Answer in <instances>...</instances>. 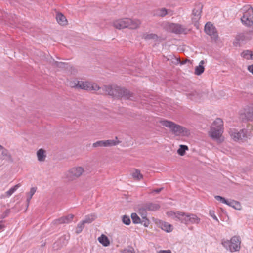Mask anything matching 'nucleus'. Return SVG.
<instances>
[{
    "label": "nucleus",
    "mask_w": 253,
    "mask_h": 253,
    "mask_svg": "<svg viewBox=\"0 0 253 253\" xmlns=\"http://www.w3.org/2000/svg\"><path fill=\"white\" fill-rule=\"evenodd\" d=\"M79 88L86 90L97 91L99 94H108L117 98L138 101V98L128 90L118 86L103 85L99 86L96 84L80 81Z\"/></svg>",
    "instance_id": "nucleus-1"
},
{
    "label": "nucleus",
    "mask_w": 253,
    "mask_h": 253,
    "mask_svg": "<svg viewBox=\"0 0 253 253\" xmlns=\"http://www.w3.org/2000/svg\"><path fill=\"white\" fill-rule=\"evenodd\" d=\"M169 215L176 221H180L181 223L186 225L189 224H199L200 222V218L196 215L192 213H188L183 212H169Z\"/></svg>",
    "instance_id": "nucleus-2"
},
{
    "label": "nucleus",
    "mask_w": 253,
    "mask_h": 253,
    "mask_svg": "<svg viewBox=\"0 0 253 253\" xmlns=\"http://www.w3.org/2000/svg\"><path fill=\"white\" fill-rule=\"evenodd\" d=\"M160 123L163 126L169 128L171 132L176 136H188L190 134V131L188 129L176 124L173 122L163 120L160 121Z\"/></svg>",
    "instance_id": "nucleus-3"
},
{
    "label": "nucleus",
    "mask_w": 253,
    "mask_h": 253,
    "mask_svg": "<svg viewBox=\"0 0 253 253\" xmlns=\"http://www.w3.org/2000/svg\"><path fill=\"white\" fill-rule=\"evenodd\" d=\"M223 123L222 119L217 118L211 125L209 132L210 136L218 143H221L223 140V139L221 138L223 133Z\"/></svg>",
    "instance_id": "nucleus-4"
},
{
    "label": "nucleus",
    "mask_w": 253,
    "mask_h": 253,
    "mask_svg": "<svg viewBox=\"0 0 253 253\" xmlns=\"http://www.w3.org/2000/svg\"><path fill=\"white\" fill-rule=\"evenodd\" d=\"M140 23V21L138 19L123 18L115 21L113 23V26L118 29L125 28L134 29L137 28Z\"/></svg>",
    "instance_id": "nucleus-5"
},
{
    "label": "nucleus",
    "mask_w": 253,
    "mask_h": 253,
    "mask_svg": "<svg viewBox=\"0 0 253 253\" xmlns=\"http://www.w3.org/2000/svg\"><path fill=\"white\" fill-rule=\"evenodd\" d=\"M240 239L238 236L233 237L230 240L222 239L221 244L231 252L238 251L240 249Z\"/></svg>",
    "instance_id": "nucleus-6"
},
{
    "label": "nucleus",
    "mask_w": 253,
    "mask_h": 253,
    "mask_svg": "<svg viewBox=\"0 0 253 253\" xmlns=\"http://www.w3.org/2000/svg\"><path fill=\"white\" fill-rule=\"evenodd\" d=\"M243 13L241 18V21L244 25L247 26H251L253 24V9L249 5H246L241 9Z\"/></svg>",
    "instance_id": "nucleus-7"
},
{
    "label": "nucleus",
    "mask_w": 253,
    "mask_h": 253,
    "mask_svg": "<svg viewBox=\"0 0 253 253\" xmlns=\"http://www.w3.org/2000/svg\"><path fill=\"white\" fill-rule=\"evenodd\" d=\"M229 133L232 139L235 141H246L249 137L250 132L246 129H242L238 131L235 129H230Z\"/></svg>",
    "instance_id": "nucleus-8"
},
{
    "label": "nucleus",
    "mask_w": 253,
    "mask_h": 253,
    "mask_svg": "<svg viewBox=\"0 0 253 253\" xmlns=\"http://www.w3.org/2000/svg\"><path fill=\"white\" fill-rule=\"evenodd\" d=\"M85 171L82 167H73L65 173V178L68 181H73L80 177Z\"/></svg>",
    "instance_id": "nucleus-9"
},
{
    "label": "nucleus",
    "mask_w": 253,
    "mask_h": 253,
    "mask_svg": "<svg viewBox=\"0 0 253 253\" xmlns=\"http://www.w3.org/2000/svg\"><path fill=\"white\" fill-rule=\"evenodd\" d=\"M120 143V141L117 140V137H116L115 140H100L93 144V147H111L116 146Z\"/></svg>",
    "instance_id": "nucleus-10"
},
{
    "label": "nucleus",
    "mask_w": 253,
    "mask_h": 253,
    "mask_svg": "<svg viewBox=\"0 0 253 253\" xmlns=\"http://www.w3.org/2000/svg\"><path fill=\"white\" fill-rule=\"evenodd\" d=\"M205 31L211 39L216 40L218 38V33L216 28L211 23L207 22L205 26Z\"/></svg>",
    "instance_id": "nucleus-11"
},
{
    "label": "nucleus",
    "mask_w": 253,
    "mask_h": 253,
    "mask_svg": "<svg viewBox=\"0 0 253 253\" xmlns=\"http://www.w3.org/2000/svg\"><path fill=\"white\" fill-rule=\"evenodd\" d=\"M169 27L170 31L175 34H180L186 33V29L180 24L171 23L169 25Z\"/></svg>",
    "instance_id": "nucleus-12"
},
{
    "label": "nucleus",
    "mask_w": 253,
    "mask_h": 253,
    "mask_svg": "<svg viewBox=\"0 0 253 253\" xmlns=\"http://www.w3.org/2000/svg\"><path fill=\"white\" fill-rule=\"evenodd\" d=\"M202 5L198 4L193 9L192 14V20L193 23H196L201 18Z\"/></svg>",
    "instance_id": "nucleus-13"
},
{
    "label": "nucleus",
    "mask_w": 253,
    "mask_h": 253,
    "mask_svg": "<svg viewBox=\"0 0 253 253\" xmlns=\"http://www.w3.org/2000/svg\"><path fill=\"white\" fill-rule=\"evenodd\" d=\"M243 115L247 121H253V104L247 106L244 109Z\"/></svg>",
    "instance_id": "nucleus-14"
},
{
    "label": "nucleus",
    "mask_w": 253,
    "mask_h": 253,
    "mask_svg": "<svg viewBox=\"0 0 253 253\" xmlns=\"http://www.w3.org/2000/svg\"><path fill=\"white\" fill-rule=\"evenodd\" d=\"M160 208V205L157 202H148L144 204V208L149 211H155Z\"/></svg>",
    "instance_id": "nucleus-15"
},
{
    "label": "nucleus",
    "mask_w": 253,
    "mask_h": 253,
    "mask_svg": "<svg viewBox=\"0 0 253 253\" xmlns=\"http://www.w3.org/2000/svg\"><path fill=\"white\" fill-rule=\"evenodd\" d=\"M74 216L73 214H69L58 219L56 222L59 224L69 223L72 221Z\"/></svg>",
    "instance_id": "nucleus-16"
},
{
    "label": "nucleus",
    "mask_w": 253,
    "mask_h": 253,
    "mask_svg": "<svg viewBox=\"0 0 253 253\" xmlns=\"http://www.w3.org/2000/svg\"><path fill=\"white\" fill-rule=\"evenodd\" d=\"M246 37L244 33H239L237 34L235 38V41L234 42L235 46H240L241 42L245 41Z\"/></svg>",
    "instance_id": "nucleus-17"
},
{
    "label": "nucleus",
    "mask_w": 253,
    "mask_h": 253,
    "mask_svg": "<svg viewBox=\"0 0 253 253\" xmlns=\"http://www.w3.org/2000/svg\"><path fill=\"white\" fill-rule=\"evenodd\" d=\"M0 151L1 152L2 158L9 161L12 160V158L9 151L1 146Z\"/></svg>",
    "instance_id": "nucleus-18"
},
{
    "label": "nucleus",
    "mask_w": 253,
    "mask_h": 253,
    "mask_svg": "<svg viewBox=\"0 0 253 253\" xmlns=\"http://www.w3.org/2000/svg\"><path fill=\"white\" fill-rule=\"evenodd\" d=\"M161 228L167 232H170L172 231L173 228L171 224L166 222H161L160 223Z\"/></svg>",
    "instance_id": "nucleus-19"
},
{
    "label": "nucleus",
    "mask_w": 253,
    "mask_h": 253,
    "mask_svg": "<svg viewBox=\"0 0 253 253\" xmlns=\"http://www.w3.org/2000/svg\"><path fill=\"white\" fill-rule=\"evenodd\" d=\"M168 14L167 9L165 8H159L154 11L153 15L154 16L164 17Z\"/></svg>",
    "instance_id": "nucleus-20"
},
{
    "label": "nucleus",
    "mask_w": 253,
    "mask_h": 253,
    "mask_svg": "<svg viewBox=\"0 0 253 253\" xmlns=\"http://www.w3.org/2000/svg\"><path fill=\"white\" fill-rule=\"evenodd\" d=\"M56 20L60 25H65L67 24V20L65 16L61 13H58L57 14Z\"/></svg>",
    "instance_id": "nucleus-21"
},
{
    "label": "nucleus",
    "mask_w": 253,
    "mask_h": 253,
    "mask_svg": "<svg viewBox=\"0 0 253 253\" xmlns=\"http://www.w3.org/2000/svg\"><path fill=\"white\" fill-rule=\"evenodd\" d=\"M205 62L204 60H201L199 63V65L196 67L195 71V73L196 75H200L204 72V67L203 66V64Z\"/></svg>",
    "instance_id": "nucleus-22"
},
{
    "label": "nucleus",
    "mask_w": 253,
    "mask_h": 253,
    "mask_svg": "<svg viewBox=\"0 0 253 253\" xmlns=\"http://www.w3.org/2000/svg\"><path fill=\"white\" fill-rule=\"evenodd\" d=\"M226 205L234 208L236 210H240L241 209V205L240 203L237 201L234 200H231L230 201H227Z\"/></svg>",
    "instance_id": "nucleus-23"
},
{
    "label": "nucleus",
    "mask_w": 253,
    "mask_h": 253,
    "mask_svg": "<svg viewBox=\"0 0 253 253\" xmlns=\"http://www.w3.org/2000/svg\"><path fill=\"white\" fill-rule=\"evenodd\" d=\"M142 38L145 40H153L156 41L158 39V36L153 33H144L142 35Z\"/></svg>",
    "instance_id": "nucleus-24"
},
{
    "label": "nucleus",
    "mask_w": 253,
    "mask_h": 253,
    "mask_svg": "<svg viewBox=\"0 0 253 253\" xmlns=\"http://www.w3.org/2000/svg\"><path fill=\"white\" fill-rule=\"evenodd\" d=\"M98 241L104 246L107 247L109 245L110 241L108 238L105 235L102 234L98 238Z\"/></svg>",
    "instance_id": "nucleus-25"
},
{
    "label": "nucleus",
    "mask_w": 253,
    "mask_h": 253,
    "mask_svg": "<svg viewBox=\"0 0 253 253\" xmlns=\"http://www.w3.org/2000/svg\"><path fill=\"white\" fill-rule=\"evenodd\" d=\"M38 160L40 162H43L45 160L46 155L45 151L42 149H39L37 153Z\"/></svg>",
    "instance_id": "nucleus-26"
},
{
    "label": "nucleus",
    "mask_w": 253,
    "mask_h": 253,
    "mask_svg": "<svg viewBox=\"0 0 253 253\" xmlns=\"http://www.w3.org/2000/svg\"><path fill=\"white\" fill-rule=\"evenodd\" d=\"M241 55L243 58L247 60L253 59V52L252 53L250 50L244 51L242 53Z\"/></svg>",
    "instance_id": "nucleus-27"
},
{
    "label": "nucleus",
    "mask_w": 253,
    "mask_h": 253,
    "mask_svg": "<svg viewBox=\"0 0 253 253\" xmlns=\"http://www.w3.org/2000/svg\"><path fill=\"white\" fill-rule=\"evenodd\" d=\"M96 218V216L93 214L87 215L85 216L84 220L82 221L84 224L85 223H90Z\"/></svg>",
    "instance_id": "nucleus-28"
},
{
    "label": "nucleus",
    "mask_w": 253,
    "mask_h": 253,
    "mask_svg": "<svg viewBox=\"0 0 253 253\" xmlns=\"http://www.w3.org/2000/svg\"><path fill=\"white\" fill-rule=\"evenodd\" d=\"M37 190V187H32L30 189V192L28 193L27 198V206L29 205V203L33 196L35 194Z\"/></svg>",
    "instance_id": "nucleus-29"
},
{
    "label": "nucleus",
    "mask_w": 253,
    "mask_h": 253,
    "mask_svg": "<svg viewBox=\"0 0 253 253\" xmlns=\"http://www.w3.org/2000/svg\"><path fill=\"white\" fill-rule=\"evenodd\" d=\"M132 176L134 179L137 180H140L143 178L142 174L140 173V170L138 169L135 170V171L132 173Z\"/></svg>",
    "instance_id": "nucleus-30"
},
{
    "label": "nucleus",
    "mask_w": 253,
    "mask_h": 253,
    "mask_svg": "<svg viewBox=\"0 0 253 253\" xmlns=\"http://www.w3.org/2000/svg\"><path fill=\"white\" fill-rule=\"evenodd\" d=\"M20 186V184H18L11 188L5 193L6 196L8 197H10Z\"/></svg>",
    "instance_id": "nucleus-31"
},
{
    "label": "nucleus",
    "mask_w": 253,
    "mask_h": 253,
    "mask_svg": "<svg viewBox=\"0 0 253 253\" xmlns=\"http://www.w3.org/2000/svg\"><path fill=\"white\" fill-rule=\"evenodd\" d=\"M188 149V146L184 145H180L179 148L177 150L178 154L180 156H183L185 154V151Z\"/></svg>",
    "instance_id": "nucleus-32"
},
{
    "label": "nucleus",
    "mask_w": 253,
    "mask_h": 253,
    "mask_svg": "<svg viewBox=\"0 0 253 253\" xmlns=\"http://www.w3.org/2000/svg\"><path fill=\"white\" fill-rule=\"evenodd\" d=\"M132 222L134 224L140 223L141 220L136 213H132L131 215Z\"/></svg>",
    "instance_id": "nucleus-33"
},
{
    "label": "nucleus",
    "mask_w": 253,
    "mask_h": 253,
    "mask_svg": "<svg viewBox=\"0 0 253 253\" xmlns=\"http://www.w3.org/2000/svg\"><path fill=\"white\" fill-rule=\"evenodd\" d=\"M53 64L59 68H66L67 64L65 63L61 62H58V61H54L53 60Z\"/></svg>",
    "instance_id": "nucleus-34"
},
{
    "label": "nucleus",
    "mask_w": 253,
    "mask_h": 253,
    "mask_svg": "<svg viewBox=\"0 0 253 253\" xmlns=\"http://www.w3.org/2000/svg\"><path fill=\"white\" fill-rule=\"evenodd\" d=\"M80 83V81H78V80H74V81H71L70 82L69 85L71 87L79 88Z\"/></svg>",
    "instance_id": "nucleus-35"
},
{
    "label": "nucleus",
    "mask_w": 253,
    "mask_h": 253,
    "mask_svg": "<svg viewBox=\"0 0 253 253\" xmlns=\"http://www.w3.org/2000/svg\"><path fill=\"white\" fill-rule=\"evenodd\" d=\"M122 222L125 224L128 225L130 224L131 221L128 216L125 215L122 217Z\"/></svg>",
    "instance_id": "nucleus-36"
},
{
    "label": "nucleus",
    "mask_w": 253,
    "mask_h": 253,
    "mask_svg": "<svg viewBox=\"0 0 253 253\" xmlns=\"http://www.w3.org/2000/svg\"><path fill=\"white\" fill-rule=\"evenodd\" d=\"M84 224L83 223L82 221L77 225L76 230L77 234H79L82 231L83 228H84Z\"/></svg>",
    "instance_id": "nucleus-37"
},
{
    "label": "nucleus",
    "mask_w": 253,
    "mask_h": 253,
    "mask_svg": "<svg viewBox=\"0 0 253 253\" xmlns=\"http://www.w3.org/2000/svg\"><path fill=\"white\" fill-rule=\"evenodd\" d=\"M214 198H215V199L216 200H217V201H220V202H221L222 203H224V204H227V202L228 200H226L225 198H224V197H223L222 196L216 195V196H214Z\"/></svg>",
    "instance_id": "nucleus-38"
},
{
    "label": "nucleus",
    "mask_w": 253,
    "mask_h": 253,
    "mask_svg": "<svg viewBox=\"0 0 253 253\" xmlns=\"http://www.w3.org/2000/svg\"><path fill=\"white\" fill-rule=\"evenodd\" d=\"M122 253H135L134 249L132 248L129 247L127 249H125L122 251Z\"/></svg>",
    "instance_id": "nucleus-39"
},
{
    "label": "nucleus",
    "mask_w": 253,
    "mask_h": 253,
    "mask_svg": "<svg viewBox=\"0 0 253 253\" xmlns=\"http://www.w3.org/2000/svg\"><path fill=\"white\" fill-rule=\"evenodd\" d=\"M210 215L211 217H212L215 220H216L217 222H219V220L216 217V216L215 215L214 211H210Z\"/></svg>",
    "instance_id": "nucleus-40"
},
{
    "label": "nucleus",
    "mask_w": 253,
    "mask_h": 253,
    "mask_svg": "<svg viewBox=\"0 0 253 253\" xmlns=\"http://www.w3.org/2000/svg\"><path fill=\"white\" fill-rule=\"evenodd\" d=\"M10 209H7L1 215L2 218H4L8 216V215L10 213Z\"/></svg>",
    "instance_id": "nucleus-41"
},
{
    "label": "nucleus",
    "mask_w": 253,
    "mask_h": 253,
    "mask_svg": "<svg viewBox=\"0 0 253 253\" xmlns=\"http://www.w3.org/2000/svg\"><path fill=\"white\" fill-rule=\"evenodd\" d=\"M143 218L145 220L141 221V223L143 224L145 226L147 227L149 224V221L147 219H146L145 217Z\"/></svg>",
    "instance_id": "nucleus-42"
},
{
    "label": "nucleus",
    "mask_w": 253,
    "mask_h": 253,
    "mask_svg": "<svg viewBox=\"0 0 253 253\" xmlns=\"http://www.w3.org/2000/svg\"><path fill=\"white\" fill-rule=\"evenodd\" d=\"M4 227L5 226L3 224V221H0V231L3 230Z\"/></svg>",
    "instance_id": "nucleus-43"
},
{
    "label": "nucleus",
    "mask_w": 253,
    "mask_h": 253,
    "mask_svg": "<svg viewBox=\"0 0 253 253\" xmlns=\"http://www.w3.org/2000/svg\"><path fill=\"white\" fill-rule=\"evenodd\" d=\"M158 253H172L169 250H160Z\"/></svg>",
    "instance_id": "nucleus-44"
},
{
    "label": "nucleus",
    "mask_w": 253,
    "mask_h": 253,
    "mask_svg": "<svg viewBox=\"0 0 253 253\" xmlns=\"http://www.w3.org/2000/svg\"><path fill=\"white\" fill-rule=\"evenodd\" d=\"M162 189H163V188H157V189H154L153 190V192H156L157 193H159L162 191Z\"/></svg>",
    "instance_id": "nucleus-45"
},
{
    "label": "nucleus",
    "mask_w": 253,
    "mask_h": 253,
    "mask_svg": "<svg viewBox=\"0 0 253 253\" xmlns=\"http://www.w3.org/2000/svg\"><path fill=\"white\" fill-rule=\"evenodd\" d=\"M249 71L253 74V65L249 66L248 67Z\"/></svg>",
    "instance_id": "nucleus-46"
},
{
    "label": "nucleus",
    "mask_w": 253,
    "mask_h": 253,
    "mask_svg": "<svg viewBox=\"0 0 253 253\" xmlns=\"http://www.w3.org/2000/svg\"><path fill=\"white\" fill-rule=\"evenodd\" d=\"M62 239L65 240V237H64V236L61 237V238L60 239V240H61Z\"/></svg>",
    "instance_id": "nucleus-47"
}]
</instances>
